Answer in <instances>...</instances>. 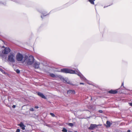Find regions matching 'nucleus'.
<instances>
[{"label":"nucleus","instance_id":"nucleus-1","mask_svg":"<svg viewBox=\"0 0 132 132\" xmlns=\"http://www.w3.org/2000/svg\"><path fill=\"white\" fill-rule=\"evenodd\" d=\"M61 72L64 73L76 74L80 77L81 79L82 80L87 82V80L78 70H73L70 69L64 68L61 69Z\"/></svg>","mask_w":132,"mask_h":132},{"label":"nucleus","instance_id":"nucleus-2","mask_svg":"<svg viewBox=\"0 0 132 132\" xmlns=\"http://www.w3.org/2000/svg\"><path fill=\"white\" fill-rule=\"evenodd\" d=\"M24 60L23 62H26V63L28 65L32 64L35 62V59L33 56L32 55L29 56V57L25 56Z\"/></svg>","mask_w":132,"mask_h":132},{"label":"nucleus","instance_id":"nucleus-3","mask_svg":"<svg viewBox=\"0 0 132 132\" xmlns=\"http://www.w3.org/2000/svg\"><path fill=\"white\" fill-rule=\"evenodd\" d=\"M25 56L24 57L23 55L20 53H18L16 55V59L18 61H21L22 63L23 62V60H24Z\"/></svg>","mask_w":132,"mask_h":132},{"label":"nucleus","instance_id":"nucleus-4","mask_svg":"<svg viewBox=\"0 0 132 132\" xmlns=\"http://www.w3.org/2000/svg\"><path fill=\"white\" fill-rule=\"evenodd\" d=\"M15 55L14 54H10L8 56V61L12 63L15 62Z\"/></svg>","mask_w":132,"mask_h":132},{"label":"nucleus","instance_id":"nucleus-5","mask_svg":"<svg viewBox=\"0 0 132 132\" xmlns=\"http://www.w3.org/2000/svg\"><path fill=\"white\" fill-rule=\"evenodd\" d=\"M101 125H96L94 124H91L90 125V126L89 127L88 129L89 130H93L95 128L97 127L98 126H101Z\"/></svg>","mask_w":132,"mask_h":132},{"label":"nucleus","instance_id":"nucleus-6","mask_svg":"<svg viewBox=\"0 0 132 132\" xmlns=\"http://www.w3.org/2000/svg\"><path fill=\"white\" fill-rule=\"evenodd\" d=\"M10 51V49L8 47H6L4 49L3 52L4 54H7Z\"/></svg>","mask_w":132,"mask_h":132},{"label":"nucleus","instance_id":"nucleus-7","mask_svg":"<svg viewBox=\"0 0 132 132\" xmlns=\"http://www.w3.org/2000/svg\"><path fill=\"white\" fill-rule=\"evenodd\" d=\"M37 95L42 98H44L46 99V97L44 95V94L41 92H37Z\"/></svg>","mask_w":132,"mask_h":132},{"label":"nucleus","instance_id":"nucleus-8","mask_svg":"<svg viewBox=\"0 0 132 132\" xmlns=\"http://www.w3.org/2000/svg\"><path fill=\"white\" fill-rule=\"evenodd\" d=\"M34 63V67L35 69H38L39 68L40 63L39 62H35Z\"/></svg>","mask_w":132,"mask_h":132},{"label":"nucleus","instance_id":"nucleus-9","mask_svg":"<svg viewBox=\"0 0 132 132\" xmlns=\"http://www.w3.org/2000/svg\"><path fill=\"white\" fill-rule=\"evenodd\" d=\"M20 126L22 130H24L26 126H24L22 122H21L19 125Z\"/></svg>","mask_w":132,"mask_h":132},{"label":"nucleus","instance_id":"nucleus-10","mask_svg":"<svg viewBox=\"0 0 132 132\" xmlns=\"http://www.w3.org/2000/svg\"><path fill=\"white\" fill-rule=\"evenodd\" d=\"M118 92V91L117 90H111L109 91V93H110L115 94Z\"/></svg>","mask_w":132,"mask_h":132},{"label":"nucleus","instance_id":"nucleus-11","mask_svg":"<svg viewBox=\"0 0 132 132\" xmlns=\"http://www.w3.org/2000/svg\"><path fill=\"white\" fill-rule=\"evenodd\" d=\"M50 75L51 77H52L57 78V77H59V75H56L52 73H50Z\"/></svg>","mask_w":132,"mask_h":132},{"label":"nucleus","instance_id":"nucleus-12","mask_svg":"<svg viewBox=\"0 0 132 132\" xmlns=\"http://www.w3.org/2000/svg\"><path fill=\"white\" fill-rule=\"evenodd\" d=\"M68 94H74L75 92L74 90H69L67 92Z\"/></svg>","mask_w":132,"mask_h":132},{"label":"nucleus","instance_id":"nucleus-13","mask_svg":"<svg viewBox=\"0 0 132 132\" xmlns=\"http://www.w3.org/2000/svg\"><path fill=\"white\" fill-rule=\"evenodd\" d=\"M88 1L92 4H94V1L95 0H88Z\"/></svg>","mask_w":132,"mask_h":132},{"label":"nucleus","instance_id":"nucleus-14","mask_svg":"<svg viewBox=\"0 0 132 132\" xmlns=\"http://www.w3.org/2000/svg\"><path fill=\"white\" fill-rule=\"evenodd\" d=\"M106 123L108 125V126L110 127L111 125V123L110 122L108 121H107Z\"/></svg>","mask_w":132,"mask_h":132},{"label":"nucleus","instance_id":"nucleus-15","mask_svg":"<svg viewBox=\"0 0 132 132\" xmlns=\"http://www.w3.org/2000/svg\"><path fill=\"white\" fill-rule=\"evenodd\" d=\"M62 131L64 132H67V130L65 128H63L62 130Z\"/></svg>","mask_w":132,"mask_h":132},{"label":"nucleus","instance_id":"nucleus-16","mask_svg":"<svg viewBox=\"0 0 132 132\" xmlns=\"http://www.w3.org/2000/svg\"><path fill=\"white\" fill-rule=\"evenodd\" d=\"M68 125L69 126L71 127H72L73 126V124L71 123H69L68 124Z\"/></svg>","mask_w":132,"mask_h":132},{"label":"nucleus","instance_id":"nucleus-17","mask_svg":"<svg viewBox=\"0 0 132 132\" xmlns=\"http://www.w3.org/2000/svg\"><path fill=\"white\" fill-rule=\"evenodd\" d=\"M123 85H124V82H122V84L121 85V87L122 86H123V87H124L125 88V89H126L127 90H128L127 89H126L124 87V86H123Z\"/></svg>","mask_w":132,"mask_h":132},{"label":"nucleus","instance_id":"nucleus-18","mask_svg":"<svg viewBox=\"0 0 132 132\" xmlns=\"http://www.w3.org/2000/svg\"><path fill=\"white\" fill-rule=\"evenodd\" d=\"M50 114L53 117H55V115L53 113H50Z\"/></svg>","mask_w":132,"mask_h":132},{"label":"nucleus","instance_id":"nucleus-19","mask_svg":"<svg viewBox=\"0 0 132 132\" xmlns=\"http://www.w3.org/2000/svg\"><path fill=\"white\" fill-rule=\"evenodd\" d=\"M16 72L18 73H19L20 72V71L18 69L16 70Z\"/></svg>","mask_w":132,"mask_h":132},{"label":"nucleus","instance_id":"nucleus-20","mask_svg":"<svg viewBox=\"0 0 132 132\" xmlns=\"http://www.w3.org/2000/svg\"><path fill=\"white\" fill-rule=\"evenodd\" d=\"M20 130L19 129H17L16 132H20Z\"/></svg>","mask_w":132,"mask_h":132},{"label":"nucleus","instance_id":"nucleus-21","mask_svg":"<svg viewBox=\"0 0 132 132\" xmlns=\"http://www.w3.org/2000/svg\"><path fill=\"white\" fill-rule=\"evenodd\" d=\"M30 110L31 111H34V109L33 108H31L30 109Z\"/></svg>","mask_w":132,"mask_h":132},{"label":"nucleus","instance_id":"nucleus-22","mask_svg":"<svg viewBox=\"0 0 132 132\" xmlns=\"http://www.w3.org/2000/svg\"><path fill=\"white\" fill-rule=\"evenodd\" d=\"M129 105L130 106H132V103H129Z\"/></svg>","mask_w":132,"mask_h":132},{"label":"nucleus","instance_id":"nucleus-23","mask_svg":"<svg viewBox=\"0 0 132 132\" xmlns=\"http://www.w3.org/2000/svg\"><path fill=\"white\" fill-rule=\"evenodd\" d=\"M99 112L100 113H102L103 111L102 110H100L99 111Z\"/></svg>","mask_w":132,"mask_h":132},{"label":"nucleus","instance_id":"nucleus-24","mask_svg":"<svg viewBox=\"0 0 132 132\" xmlns=\"http://www.w3.org/2000/svg\"><path fill=\"white\" fill-rule=\"evenodd\" d=\"M12 107L13 108H15V105H13V106H12Z\"/></svg>","mask_w":132,"mask_h":132},{"label":"nucleus","instance_id":"nucleus-25","mask_svg":"<svg viewBox=\"0 0 132 132\" xmlns=\"http://www.w3.org/2000/svg\"><path fill=\"white\" fill-rule=\"evenodd\" d=\"M80 85H84V83H82V82H80Z\"/></svg>","mask_w":132,"mask_h":132},{"label":"nucleus","instance_id":"nucleus-26","mask_svg":"<svg viewBox=\"0 0 132 132\" xmlns=\"http://www.w3.org/2000/svg\"><path fill=\"white\" fill-rule=\"evenodd\" d=\"M35 108H37V109L38 108V106H35Z\"/></svg>","mask_w":132,"mask_h":132},{"label":"nucleus","instance_id":"nucleus-27","mask_svg":"<svg viewBox=\"0 0 132 132\" xmlns=\"http://www.w3.org/2000/svg\"><path fill=\"white\" fill-rule=\"evenodd\" d=\"M42 14L44 16H46V14H43V13H42Z\"/></svg>","mask_w":132,"mask_h":132},{"label":"nucleus","instance_id":"nucleus-28","mask_svg":"<svg viewBox=\"0 0 132 132\" xmlns=\"http://www.w3.org/2000/svg\"><path fill=\"white\" fill-rule=\"evenodd\" d=\"M127 132H130V130H128Z\"/></svg>","mask_w":132,"mask_h":132},{"label":"nucleus","instance_id":"nucleus-29","mask_svg":"<svg viewBox=\"0 0 132 132\" xmlns=\"http://www.w3.org/2000/svg\"><path fill=\"white\" fill-rule=\"evenodd\" d=\"M3 73H4V71L3 70V71H1Z\"/></svg>","mask_w":132,"mask_h":132},{"label":"nucleus","instance_id":"nucleus-30","mask_svg":"<svg viewBox=\"0 0 132 132\" xmlns=\"http://www.w3.org/2000/svg\"><path fill=\"white\" fill-rule=\"evenodd\" d=\"M3 71V69H1V71Z\"/></svg>","mask_w":132,"mask_h":132},{"label":"nucleus","instance_id":"nucleus-31","mask_svg":"<svg viewBox=\"0 0 132 132\" xmlns=\"http://www.w3.org/2000/svg\"><path fill=\"white\" fill-rule=\"evenodd\" d=\"M67 82V83H68L69 84H70V83L69 82Z\"/></svg>","mask_w":132,"mask_h":132},{"label":"nucleus","instance_id":"nucleus-32","mask_svg":"<svg viewBox=\"0 0 132 132\" xmlns=\"http://www.w3.org/2000/svg\"><path fill=\"white\" fill-rule=\"evenodd\" d=\"M41 18H42V19H43V16H42V15H41Z\"/></svg>","mask_w":132,"mask_h":132},{"label":"nucleus","instance_id":"nucleus-33","mask_svg":"<svg viewBox=\"0 0 132 132\" xmlns=\"http://www.w3.org/2000/svg\"><path fill=\"white\" fill-rule=\"evenodd\" d=\"M3 48H4V46H3Z\"/></svg>","mask_w":132,"mask_h":132},{"label":"nucleus","instance_id":"nucleus-34","mask_svg":"<svg viewBox=\"0 0 132 132\" xmlns=\"http://www.w3.org/2000/svg\"><path fill=\"white\" fill-rule=\"evenodd\" d=\"M88 117V118H90V117Z\"/></svg>","mask_w":132,"mask_h":132},{"label":"nucleus","instance_id":"nucleus-35","mask_svg":"<svg viewBox=\"0 0 132 132\" xmlns=\"http://www.w3.org/2000/svg\"><path fill=\"white\" fill-rule=\"evenodd\" d=\"M1 68H0V70L1 71Z\"/></svg>","mask_w":132,"mask_h":132},{"label":"nucleus","instance_id":"nucleus-36","mask_svg":"<svg viewBox=\"0 0 132 132\" xmlns=\"http://www.w3.org/2000/svg\"><path fill=\"white\" fill-rule=\"evenodd\" d=\"M105 6H104V8H105Z\"/></svg>","mask_w":132,"mask_h":132},{"label":"nucleus","instance_id":"nucleus-37","mask_svg":"<svg viewBox=\"0 0 132 132\" xmlns=\"http://www.w3.org/2000/svg\"><path fill=\"white\" fill-rule=\"evenodd\" d=\"M91 132H94L93 131H92Z\"/></svg>","mask_w":132,"mask_h":132}]
</instances>
